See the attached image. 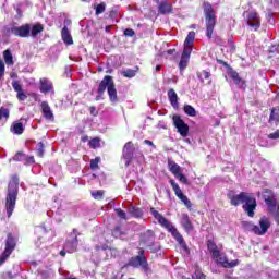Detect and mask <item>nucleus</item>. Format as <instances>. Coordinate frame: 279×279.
<instances>
[{"label":"nucleus","instance_id":"4468645a","mask_svg":"<svg viewBox=\"0 0 279 279\" xmlns=\"http://www.w3.org/2000/svg\"><path fill=\"white\" fill-rule=\"evenodd\" d=\"M39 90L44 95H47V93H51V95H56V92L53 90V83L47 77L40 78Z\"/></svg>","mask_w":279,"mask_h":279},{"label":"nucleus","instance_id":"dca6fc26","mask_svg":"<svg viewBox=\"0 0 279 279\" xmlns=\"http://www.w3.org/2000/svg\"><path fill=\"white\" fill-rule=\"evenodd\" d=\"M155 241H156V233H154L153 230H147L141 235V242L147 247H151Z\"/></svg>","mask_w":279,"mask_h":279},{"label":"nucleus","instance_id":"603ef678","mask_svg":"<svg viewBox=\"0 0 279 279\" xmlns=\"http://www.w3.org/2000/svg\"><path fill=\"white\" fill-rule=\"evenodd\" d=\"M39 276L41 279H49L51 278V272L49 270H41L39 271Z\"/></svg>","mask_w":279,"mask_h":279},{"label":"nucleus","instance_id":"2eb2a0df","mask_svg":"<svg viewBox=\"0 0 279 279\" xmlns=\"http://www.w3.org/2000/svg\"><path fill=\"white\" fill-rule=\"evenodd\" d=\"M264 202L268 206V210L269 213H271V215H275L276 213H278L279 210L278 199H276L274 195H269V196L264 195Z\"/></svg>","mask_w":279,"mask_h":279},{"label":"nucleus","instance_id":"5fc2aeb1","mask_svg":"<svg viewBox=\"0 0 279 279\" xmlns=\"http://www.w3.org/2000/svg\"><path fill=\"white\" fill-rule=\"evenodd\" d=\"M124 36L132 38L133 36H136V32H134V29H132V28H126L124 31Z\"/></svg>","mask_w":279,"mask_h":279},{"label":"nucleus","instance_id":"338daca9","mask_svg":"<svg viewBox=\"0 0 279 279\" xmlns=\"http://www.w3.org/2000/svg\"><path fill=\"white\" fill-rule=\"evenodd\" d=\"M167 53L168 56H173L175 53V49H169Z\"/></svg>","mask_w":279,"mask_h":279},{"label":"nucleus","instance_id":"1a4fd4ad","mask_svg":"<svg viewBox=\"0 0 279 279\" xmlns=\"http://www.w3.org/2000/svg\"><path fill=\"white\" fill-rule=\"evenodd\" d=\"M172 121L177 132L180 133V136L186 138L190 130L189 124H186V122H184L180 116H173Z\"/></svg>","mask_w":279,"mask_h":279},{"label":"nucleus","instance_id":"8fccbe9b","mask_svg":"<svg viewBox=\"0 0 279 279\" xmlns=\"http://www.w3.org/2000/svg\"><path fill=\"white\" fill-rule=\"evenodd\" d=\"M179 199H181V202H183V204H185L186 208H191L193 206V204L191 203L189 197L184 194Z\"/></svg>","mask_w":279,"mask_h":279},{"label":"nucleus","instance_id":"3c124183","mask_svg":"<svg viewBox=\"0 0 279 279\" xmlns=\"http://www.w3.org/2000/svg\"><path fill=\"white\" fill-rule=\"evenodd\" d=\"M116 213H117V216H118L120 219H124V220L128 219V214H125V211H123V209L118 208V209H116Z\"/></svg>","mask_w":279,"mask_h":279},{"label":"nucleus","instance_id":"ea45409f","mask_svg":"<svg viewBox=\"0 0 279 279\" xmlns=\"http://www.w3.org/2000/svg\"><path fill=\"white\" fill-rule=\"evenodd\" d=\"M99 162H101V158L96 157L95 159H92L89 162V167L93 171H95V169H99Z\"/></svg>","mask_w":279,"mask_h":279},{"label":"nucleus","instance_id":"052dcab7","mask_svg":"<svg viewBox=\"0 0 279 279\" xmlns=\"http://www.w3.org/2000/svg\"><path fill=\"white\" fill-rule=\"evenodd\" d=\"M269 138H272V140L279 138V130H277L274 133H270L269 134Z\"/></svg>","mask_w":279,"mask_h":279},{"label":"nucleus","instance_id":"423d86ee","mask_svg":"<svg viewBox=\"0 0 279 279\" xmlns=\"http://www.w3.org/2000/svg\"><path fill=\"white\" fill-rule=\"evenodd\" d=\"M242 228L245 232H253V234H257V236H263L267 234V230L271 228V222L269 221V218L263 217L259 220V227L250 221H243Z\"/></svg>","mask_w":279,"mask_h":279},{"label":"nucleus","instance_id":"5701e85b","mask_svg":"<svg viewBox=\"0 0 279 279\" xmlns=\"http://www.w3.org/2000/svg\"><path fill=\"white\" fill-rule=\"evenodd\" d=\"M181 226L185 230V232H193V222H191V218H189V214H182L181 216Z\"/></svg>","mask_w":279,"mask_h":279},{"label":"nucleus","instance_id":"a18cd8bd","mask_svg":"<svg viewBox=\"0 0 279 279\" xmlns=\"http://www.w3.org/2000/svg\"><path fill=\"white\" fill-rule=\"evenodd\" d=\"M109 17H111L112 21H116V23H119V11H117V9L111 10Z\"/></svg>","mask_w":279,"mask_h":279},{"label":"nucleus","instance_id":"e433bc0d","mask_svg":"<svg viewBox=\"0 0 279 279\" xmlns=\"http://www.w3.org/2000/svg\"><path fill=\"white\" fill-rule=\"evenodd\" d=\"M195 43V32H190L185 38L184 45L193 46Z\"/></svg>","mask_w":279,"mask_h":279},{"label":"nucleus","instance_id":"a878e982","mask_svg":"<svg viewBox=\"0 0 279 279\" xmlns=\"http://www.w3.org/2000/svg\"><path fill=\"white\" fill-rule=\"evenodd\" d=\"M129 214L131 217H135L136 219H141L144 215L143 209L132 205L129 207Z\"/></svg>","mask_w":279,"mask_h":279},{"label":"nucleus","instance_id":"680f3d73","mask_svg":"<svg viewBox=\"0 0 279 279\" xmlns=\"http://www.w3.org/2000/svg\"><path fill=\"white\" fill-rule=\"evenodd\" d=\"M269 53H276L278 51V46L277 45H274L269 48Z\"/></svg>","mask_w":279,"mask_h":279},{"label":"nucleus","instance_id":"864d4df0","mask_svg":"<svg viewBox=\"0 0 279 279\" xmlns=\"http://www.w3.org/2000/svg\"><path fill=\"white\" fill-rule=\"evenodd\" d=\"M94 199H101L104 197V191H96L92 193Z\"/></svg>","mask_w":279,"mask_h":279},{"label":"nucleus","instance_id":"9b49d317","mask_svg":"<svg viewBox=\"0 0 279 279\" xmlns=\"http://www.w3.org/2000/svg\"><path fill=\"white\" fill-rule=\"evenodd\" d=\"M70 236H71V240H68L65 242L64 250L65 252H68V254H73V252H77V244H78L77 236H80V232L77 231V229H73Z\"/></svg>","mask_w":279,"mask_h":279},{"label":"nucleus","instance_id":"a211bd4d","mask_svg":"<svg viewBox=\"0 0 279 279\" xmlns=\"http://www.w3.org/2000/svg\"><path fill=\"white\" fill-rule=\"evenodd\" d=\"M17 241L19 239L16 236L12 235V233H9L5 240L4 251L12 254V252H14V250L16 248Z\"/></svg>","mask_w":279,"mask_h":279},{"label":"nucleus","instance_id":"39448f33","mask_svg":"<svg viewBox=\"0 0 279 279\" xmlns=\"http://www.w3.org/2000/svg\"><path fill=\"white\" fill-rule=\"evenodd\" d=\"M203 10L206 24V36L210 39L213 38V32H215V25H217V13L209 2L203 3Z\"/></svg>","mask_w":279,"mask_h":279},{"label":"nucleus","instance_id":"4c0bfd02","mask_svg":"<svg viewBox=\"0 0 279 279\" xmlns=\"http://www.w3.org/2000/svg\"><path fill=\"white\" fill-rule=\"evenodd\" d=\"M197 77L201 82H204V80L210 78V72L203 70L202 72H197Z\"/></svg>","mask_w":279,"mask_h":279},{"label":"nucleus","instance_id":"20e7f679","mask_svg":"<svg viewBox=\"0 0 279 279\" xmlns=\"http://www.w3.org/2000/svg\"><path fill=\"white\" fill-rule=\"evenodd\" d=\"M108 93L109 101L111 104H119V96H117V87L114 85V80L112 76L106 75L98 85L96 100L99 101L100 97H104V93Z\"/></svg>","mask_w":279,"mask_h":279},{"label":"nucleus","instance_id":"6e6552de","mask_svg":"<svg viewBox=\"0 0 279 279\" xmlns=\"http://www.w3.org/2000/svg\"><path fill=\"white\" fill-rule=\"evenodd\" d=\"M9 34H13V36H17V38H29V34L32 32L31 24H24L22 26H11L8 28Z\"/></svg>","mask_w":279,"mask_h":279},{"label":"nucleus","instance_id":"58836bf2","mask_svg":"<svg viewBox=\"0 0 279 279\" xmlns=\"http://www.w3.org/2000/svg\"><path fill=\"white\" fill-rule=\"evenodd\" d=\"M36 151H37V156H39V158H43L45 156V144L43 142H39L37 144Z\"/></svg>","mask_w":279,"mask_h":279},{"label":"nucleus","instance_id":"f03ea898","mask_svg":"<svg viewBox=\"0 0 279 279\" xmlns=\"http://www.w3.org/2000/svg\"><path fill=\"white\" fill-rule=\"evenodd\" d=\"M19 197V175L14 174L8 184L5 196V210L7 216L12 217L14 208H16V199Z\"/></svg>","mask_w":279,"mask_h":279},{"label":"nucleus","instance_id":"79ce46f5","mask_svg":"<svg viewBox=\"0 0 279 279\" xmlns=\"http://www.w3.org/2000/svg\"><path fill=\"white\" fill-rule=\"evenodd\" d=\"M148 247H149L151 254H158V252H160V250H161L160 244L156 241L154 242V244L151 246H148Z\"/></svg>","mask_w":279,"mask_h":279},{"label":"nucleus","instance_id":"f8f14e48","mask_svg":"<svg viewBox=\"0 0 279 279\" xmlns=\"http://www.w3.org/2000/svg\"><path fill=\"white\" fill-rule=\"evenodd\" d=\"M134 144L132 142H128L122 150V158L125 160V167H130L132 165V160L134 158Z\"/></svg>","mask_w":279,"mask_h":279},{"label":"nucleus","instance_id":"72a5a7b5","mask_svg":"<svg viewBox=\"0 0 279 279\" xmlns=\"http://www.w3.org/2000/svg\"><path fill=\"white\" fill-rule=\"evenodd\" d=\"M183 110H184L185 114H187V117H195L197 114V111L191 105H185Z\"/></svg>","mask_w":279,"mask_h":279},{"label":"nucleus","instance_id":"ddd939ff","mask_svg":"<svg viewBox=\"0 0 279 279\" xmlns=\"http://www.w3.org/2000/svg\"><path fill=\"white\" fill-rule=\"evenodd\" d=\"M246 23L250 27H253L255 32H258L260 28V16L256 11L246 12Z\"/></svg>","mask_w":279,"mask_h":279},{"label":"nucleus","instance_id":"aec40b11","mask_svg":"<svg viewBox=\"0 0 279 279\" xmlns=\"http://www.w3.org/2000/svg\"><path fill=\"white\" fill-rule=\"evenodd\" d=\"M215 260H217V263H219L220 265H222V267H226V268H232L239 265V259L228 262V257L221 255V253H220V256Z\"/></svg>","mask_w":279,"mask_h":279},{"label":"nucleus","instance_id":"473e14b6","mask_svg":"<svg viewBox=\"0 0 279 279\" xmlns=\"http://www.w3.org/2000/svg\"><path fill=\"white\" fill-rule=\"evenodd\" d=\"M26 158H27L26 154H24L23 151H17L14 155L13 160H14V162H24V165H25Z\"/></svg>","mask_w":279,"mask_h":279},{"label":"nucleus","instance_id":"c03bdc74","mask_svg":"<svg viewBox=\"0 0 279 279\" xmlns=\"http://www.w3.org/2000/svg\"><path fill=\"white\" fill-rule=\"evenodd\" d=\"M106 12V4L101 2L96 7V16H99V14H104Z\"/></svg>","mask_w":279,"mask_h":279},{"label":"nucleus","instance_id":"2f4dec72","mask_svg":"<svg viewBox=\"0 0 279 279\" xmlns=\"http://www.w3.org/2000/svg\"><path fill=\"white\" fill-rule=\"evenodd\" d=\"M136 73H138V66H136L135 70L126 69L122 71L123 77H129V78L136 77Z\"/></svg>","mask_w":279,"mask_h":279},{"label":"nucleus","instance_id":"13d9d810","mask_svg":"<svg viewBox=\"0 0 279 279\" xmlns=\"http://www.w3.org/2000/svg\"><path fill=\"white\" fill-rule=\"evenodd\" d=\"M89 112H90L92 117H97V114H99V112L97 111V108L94 106H92L89 108Z\"/></svg>","mask_w":279,"mask_h":279},{"label":"nucleus","instance_id":"4be33fe9","mask_svg":"<svg viewBox=\"0 0 279 279\" xmlns=\"http://www.w3.org/2000/svg\"><path fill=\"white\" fill-rule=\"evenodd\" d=\"M207 250L208 252H210L214 259H217L219 258V256H221V252L219 251V247L213 240L207 241Z\"/></svg>","mask_w":279,"mask_h":279},{"label":"nucleus","instance_id":"69168bd1","mask_svg":"<svg viewBox=\"0 0 279 279\" xmlns=\"http://www.w3.org/2000/svg\"><path fill=\"white\" fill-rule=\"evenodd\" d=\"M272 215H275V220L279 225V209H277V211L275 214H272Z\"/></svg>","mask_w":279,"mask_h":279},{"label":"nucleus","instance_id":"b1692460","mask_svg":"<svg viewBox=\"0 0 279 279\" xmlns=\"http://www.w3.org/2000/svg\"><path fill=\"white\" fill-rule=\"evenodd\" d=\"M168 99L175 110L180 108V102H178V94L175 93V89H169L168 90Z\"/></svg>","mask_w":279,"mask_h":279},{"label":"nucleus","instance_id":"cd10ccee","mask_svg":"<svg viewBox=\"0 0 279 279\" xmlns=\"http://www.w3.org/2000/svg\"><path fill=\"white\" fill-rule=\"evenodd\" d=\"M168 167L174 177L178 175L179 173H181V171H182L180 166L178 163H175V161H173V160H168Z\"/></svg>","mask_w":279,"mask_h":279},{"label":"nucleus","instance_id":"c85d7f7f","mask_svg":"<svg viewBox=\"0 0 279 279\" xmlns=\"http://www.w3.org/2000/svg\"><path fill=\"white\" fill-rule=\"evenodd\" d=\"M11 132H13V134L21 135L23 132H25V126H23V123L21 122H15L13 123Z\"/></svg>","mask_w":279,"mask_h":279},{"label":"nucleus","instance_id":"6ab92c4d","mask_svg":"<svg viewBox=\"0 0 279 279\" xmlns=\"http://www.w3.org/2000/svg\"><path fill=\"white\" fill-rule=\"evenodd\" d=\"M229 75H230L231 80H233V82L238 86V88H242L243 90H245V88H247L245 81H243V78H241V76H239V72L231 71L229 73Z\"/></svg>","mask_w":279,"mask_h":279},{"label":"nucleus","instance_id":"9d476101","mask_svg":"<svg viewBox=\"0 0 279 279\" xmlns=\"http://www.w3.org/2000/svg\"><path fill=\"white\" fill-rule=\"evenodd\" d=\"M157 4L158 14L167 16L173 14V4L169 0H155Z\"/></svg>","mask_w":279,"mask_h":279},{"label":"nucleus","instance_id":"7c9ffc66","mask_svg":"<svg viewBox=\"0 0 279 279\" xmlns=\"http://www.w3.org/2000/svg\"><path fill=\"white\" fill-rule=\"evenodd\" d=\"M170 184L177 195V197L180 199L184 193H182V190L180 189V185H178V183H175V181L173 179L170 180Z\"/></svg>","mask_w":279,"mask_h":279},{"label":"nucleus","instance_id":"f3484780","mask_svg":"<svg viewBox=\"0 0 279 279\" xmlns=\"http://www.w3.org/2000/svg\"><path fill=\"white\" fill-rule=\"evenodd\" d=\"M12 87L13 90L17 93L19 101H25V99H27V94L23 92V85L21 84V81H12Z\"/></svg>","mask_w":279,"mask_h":279},{"label":"nucleus","instance_id":"de8ad7c7","mask_svg":"<svg viewBox=\"0 0 279 279\" xmlns=\"http://www.w3.org/2000/svg\"><path fill=\"white\" fill-rule=\"evenodd\" d=\"M174 178L181 181L182 184H189V179L184 174H182V172H179V174L174 175Z\"/></svg>","mask_w":279,"mask_h":279},{"label":"nucleus","instance_id":"09e8293b","mask_svg":"<svg viewBox=\"0 0 279 279\" xmlns=\"http://www.w3.org/2000/svg\"><path fill=\"white\" fill-rule=\"evenodd\" d=\"M5 76V63L0 60V82H3V77Z\"/></svg>","mask_w":279,"mask_h":279},{"label":"nucleus","instance_id":"e2e57ef3","mask_svg":"<svg viewBox=\"0 0 279 279\" xmlns=\"http://www.w3.org/2000/svg\"><path fill=\"white\" fill-rule=\"evenodd\" d=\"M4 279H14V275L12 272H7Z\"/></svg>","mask_w":279,"mask_h":279},{"label":"nucleus","instance_id":"7ed1b4c3","mask_svg":"<svg viewBox=\"0 0 279 279\" xmlns=\"http://www.w3.org/2000/svg\"><path fill=\"white\" fill-rule=\"evenodd\" d=\"M232 206H239V204H243L242 208L244 213L248 215V217H254V210H256V198L252 196V194L247 192H241L238 195H233L231 198Z\"/></svg>","mask_w":279,"mask_h":279},{"label":"nucleus","instance_id":"bf43d9fd","mask_svg":"<svg viewBox=\"0 0 279 279\" xmlns=\"http://www.w3.org/2000/svg\"><path fill=\"white\" fill-rule=\"evenodd\" d=\"M36 232H43V234H47V228L39 226L36 228Z\"/></svg>","mask_w":279,"mask_h":279},{"label":"nucleus","instance_id":"393cba45","mask_svg":"<svg viewBox=\"0 0 279 279\" xmlns=\"http://www.w3.org/2000/svg\"><path fill=\"white\" fill-rule=\"evenodd\" d=\"M61 38L65 45H73V37L69 27L64 26L61 31Z\"/></svg>","mask_w":279,"mask_h":279},{"label":"nucleus","instance_id":"c756f323","mask_svg":"<svg viewBox=\"0 0 279 279\" xmlns=\"http://www.w3.org/2000/svg\"><path fill=\"white\" fill-rule=\"evenodd\" d=\"M3 58L5 64H8L9 66H12V64H14V57L12 56V52L10 50H4Z\"/></svg>","mask_w":279,"mask_h":279},{"label":"nucleus","instance_id":"4d7b16f0","mask_svg":"<svg viewBox=\"0 0 279 279\" xmlns=\"http://www.w3.org/2000/svg\"><path fill=\"white\" fill-rule=\"evenodd\" d=\"M89 145L90 147H98L99 146V140L98 138H93L92 141H89Z\"/></svg>","mask_w":279,"mask_h":279},{"label":"nucleus","instance_id":"6e6d98bb","mask_svg":"<svg viewBox=\"0 0 279 279\" xmlns=\"http://www.w3.org/2000/svg\"><path fill=\"white\" fill-rule=\"evenodd\" d=\"M34 162H36V160L34 159V156L26 155V161L24 165H34Z\"/></svg>","mask_w":279,"mask_h":279},{"label":"nucleus","instance_id":"37998d69","mask_svg":"<svg viewBox=\"0 0 279 279\" xmlns=\"http://www.w3.org/2000/svg\"><path fill=\"white\" fill-rule=\"evenodd\" d=\"M11 254L12 253L4 250V252L0 256V267H1V265H3V263H5V260H8V258H10Z\"/></svg>","mask_w":279,"mask_h":279},{"label":"nucleus","instance_id":"412c9836","mask_svg":"<svg viewBox=\"0 0 279 279\" xmlns=\"http://www.w3.org/2000/svg\"><path fill=\"white\" fill-rule=\"evenodd\" d=\"M40 106H41V112L45 119H47L48 121H53L54 119L53 111L51 110L49 102L43 101Z\"/></svg>","mask_w":279,"mask_h":279},{"label":"nucleus","instance_id":"a19ab883","mask_svg":"<svg viewBox=\"0 0 279 279\" xmlns=\"http://www.w3.org/2000/svg\"><path fill=\"white\" fill-rule=\"evenodd\" d=\"M192 51H193V46H189V45L184 44V49H183L182 57L183 58H191V52Z\"/></svg>","mask_w":279,"mask_h":279},{"label":"nucleus","instance_id":"0e129e2a","mask_svg":"<svg viewBox=\"0 0 279 279\" xmlns=\"http://www.w3.org/2000/svg\"><path fill=\"white\" fill-rule=\"evenodd\" d=\"M105 32H106L107 34H110V33L112 32V25L106 26V27H105Z\"/></svg>","mask_w":279,"mask_h":279},{"label":"nucleus","instance_id":"bb28decb","mask_svg":"<svg viewBox=\"0 0 279 279\" xmlns=\"http://www.w3.org/2000/svg\"><path fill=\"white\" fill-rule=\"evenodd\" d=\"M44 29L45 27H43L41 24H34L33 27H31L29 36H32V38H36Z\"/></svg>","mask_w":279,"mask_h":279},{"label":"nucleus","instance_id":"49530a36","mask_svg":"<svg viewBox=\"0 0 279 279\" xmlns=\"http://www.w3.org/2000/svg\"><path fill=\"white\" fill-rule=\"evenodd\" d=\"M269 121H279L278 109L274 108L271 110Z\"/></svg>","mask_w":279,"mask_h":279},{"label":"nucleus","instance_id":"f704fd0d","mask_svg":"<svg viewBox=\"0 0 279 279\" xmlns=\"http://www.w3.org/2000/svg\"><path fill=\"white\" fill-rule=\"evenodd\" d=\"M189 60H190L189 57L181 56V60L179 62V69H180L181 73H182V71H184V69H186V66H189Z\"/></svg>","mask_w":279,"mask_h":279},{"label":"nucleus","instance_id":"0eeeda50","mask_svg":"<svg viewBox=\"0 0 279 279\" xmlns=\"http://www.w3.org/2000/svg\"><path fill=\"white\" fill-rule=\"evenodd\" d=\"M129 267H134L138 269L142 268L146 276L151 274V268H149V263L147 262V257L145 256V248H138L137 255L130 258L128 263Z\"/></svg>","mask_w":279,"mask_h":279},{"label":"nucleus","instance_id":"f257e3e1","mask_svg":"<svg viewBox=\"0 0 279 279\" xmlns=\"http://www.w3.org/2000/svg\"><path fill=\"white\" fill-rule=\"evenodd\" d=\"M150 215L154 216V218L160 223L162 228H166L168 232L171 233L173 239H175L177 243L182 247L184 252H189V246L186 245V242L184 241V236L178 231V229L167 219L162 214H160L156 208H150Z\"/></svg>","mask_w":279,"mask_h":279},{"label":"nucleus","instance_id":"c9c22d12","mask_svg":"<svg viewBox=\"0 0 279 279\" xmlns=\"http://www.w3.org/2000/svg\"><path fill=\"white\" fill-rule=\"evenodd\" d=\"M3 119H5V121H8V119H10V109L1 107L0 108V121H3Z\"/></svg>","mask_w":279,"mask_h":279},{"label":"nucleus","instance_id":"774afa93","mask_svg":"<svg viewBox=\"0 0 279 279\" xmlns=\"http://www.w3.org/2000/svg\"><path fill=\"white\" fill-rule=\"evenodd\" d=\"M15 10L19 16H23V13L21 12V8L15 7Z\"/></svg>","mask_w":279,"mask_h":279}]
</instances>
